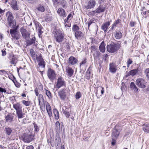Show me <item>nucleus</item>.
Here are the masks:
<instances>
[{"label": "nucleus", "instance_id": "b1692460", "mask_svg": "<svg viewBox=\"0 0 149 149\" xmlns=\"http://www.w3.org/2000/svg\"><path fill=\"white\" fill-rule=\"evenodd\" d=\"M83 36V35L82 32L79 31H77L75 32V37L77 39L80 38Z\"/></svg>", "mask_w": 149, "mask_h": 149}, {"label": "nucleus", "instance_id": "72a5a7b5", "mask_svg": "<svg viewBox=\"0 0 149 149\" xmlns=\"http://www.w3.org/2000/svg\"><path fill=\"white\" fill-rule=\"evenodd\" d=\"M45 62L44 60L40 61H39V63H38V65L40 68H41L42 69H42L43 70H44V68L45 67V64H44Z\"/></svg>", "mask_w": 149, "mask_h": 149}, {"label": "nucleus", "instance_id": "ddd939ff", "mask_svg": "<svg viewBox=\"0 0 149 149\" xmlns=\"http://www.w3.org/2000/svg\"><path fill=\"white\" fill-rule=\"evenodd\" d=\"M21 33L22 37L26 40L29 39L30 37V34L25 29H24L21 31Z\"/></svg>", "mask_w": 149, "mask_h": 149}, {"label": "nucleus", "instance_id": "393cba45", "mask_svg": "<svg viewBox=\"0 0 149 149\" xmlns=\"http://www.w3.org/2000/svg\"><path fill=\"white\" fill-rule=\"evenodd\" d=\"M4 130L6 134L8 135H10L13 132L12 129L8 127H5Z\"/></svg>", "mask_w": 149, "mask_h": 149}, {"label": "nucleus", "instance_id": "ea45409f", "mask_svg": "<svg viewBox=\"0 0 149 149\" xmlns=\"http://www.w3.org/2000/svg\"><path fill=\"white\" fill-rule=\"evenodd\" d=\"M17 61V59L16 58L13 56V58H12L11 61L10 62L11 64L14 65L16 63Z\"/></svg>", "mask_w": 149, "mask_h": 149}, {"label": "nucleus", "instance_id": "f3484780", "mask_svg": "<svg viewBox=\"0 0 149 149\" xmlns=\"http://www.w3.org/2000/svg\"><path fill=\"white\" fill-rule=\"evenodd\" d=\"M110 25V23L109 22H107L102 25L101 29L103 30L105 32H106L107 31L108 27Z\"/></svg>", "mask_w": 149, "mask_h": 149}, {"label": "nucleus", "instance_id": "3c124183", "mask_svg": "<svg viewBox=\"0 0 149 149\" xmlns=\"http://www.w3.org/2000/svg\"><path fill=\"white\" fill-rule=\"evenodd\" d=\"M33 125L34 127L35 131L36 132H38L39 131L38 127L35 123H33Z\"/></svg>", "mask_w": 149, "mask_h": 149}, {"label": "nucleus", "instance_id": "423d86ee", "mask_svg": "<svg viewBox=\"0 0 149 149\" xmlns=\"http://www.w3.org/2000/svg\"><path fill=\"white\" fill-rule=\"evenodd\" d=\"M66 86V82L64 79L61 77H60L57 79V81L56 84V88L58 89L61 87Z\"/></svg>", "mask_w": 149, "mask_h": 149}, {"label": "nucleus", "instance_id": "5fc2aeb1", "mask_svg": "<svg viewBox=\"0 0 149 149\" xmlns=\"http://www.w3.org/2000/svg\"><path fill=\"white\" fill-rule=\"evenodd\" d=\"M2 73L3 74H6L7 73V72L6 71L3 70H0V74H2Z\"/></svg>", "mask_w": 149, "mask_h": 149}, {"label": "nucleus", "instance_id": "5701e85b", "mask_svg": "<svg viewBox=\"0 0 149 149\" xmlns=\"http://www.w3.org/2000/svg\"><path fill=\"white\" fill-rule=\"evenodd\" d=\"M17 28H16L14 29H11L10 31V33L12 36V37L14 39L17 40L18 38L15 36L16 33Z\"/></svg>", "mask_w": 149, "mask_h": 149}, {"label": "nucleus", "instance_id": "cd10ccee", "mask_svg": "<svg viewBox=\"0 0 149 149\" xmlns=\"http://www.w3.org/2000/svg\"><path fill=\"white\" fill-rule=\"evenodd\" d=\"M115 38L117 39H120L122 37V33L120 31H118L116 32L115 33Z\"/></svg>", "mask_w": 149, "mask_h": 149}, {"label": "nucleus", "instance_id": "c756f323", "mask_svg": "<svg viewBox=\"0 0 149 149\" xmlns=\"http://www.w3.org/2000/svg\"><path fill=\"white\" fill-rule=\"evenodd\" d=\"M130 87L132 89L134 90V91L136 92H138V89L134 82H132L131 83Z\"/></svg>", "mask_w": 149, "mask_h": 149}, {"label": "nucleus", "instance_id": "37998d69", "mask_svg": "<svg viewBox=\"0 0 149 149\" xmlns=\"http://www.w3.org/2000/svg\"><path fill=\"white\" fill-rule=\"evenodd\" d=\"M93 19H90L86 23L85 25L86 26H87L89 29L90 25L93 23Z\"/></svg>", "mask_w": 149, "mask_h": 149}, {"label": "nucleus", "instance_id": "4be33fe9", "mask_svg": "<svg viewBox=\"0 0 149 149\" xmlns=\"http://www.w3.org/2000/svg\"><path fill=\"white\" fill-rule=\"evenodd\" d=\"M13 107L15 109L16 111L22 110V107L19 103H17L13 104Z\"/></svg>", "mask_w": 149, "mask_h": 149}, {"label": "nucleus", "instance_id": "412c9836", "mask_svg": "<svg viewBox=\"0 0 149 149\" xmlns=\"http://www.w3.org/2000/svg\"><path fill=\"white\" fill-rule=\"evenodd\" d=\"M16 113L19 119L22 118L24 117V113H23L22 110L16 111Z\"/></svg>", "mask_w": 149, "mask_h": 149}, {"label": "nucleus", "instance_id": "6e6552de", "mask_svg": "<svg viewBox=\"0 0 149 149\" xmlns=\"http://www.w3.org/2000/svg\"><path fill=\"white\" fill-rule=\"evenodd\" d=\"M118 66L114 63H110L109 64V71L112 73H116L118 70Z\"/></svg>", "mask_w": 149, "mask_h": 149}, {"label": "nucleus", "instance_id": "603ef678", "mask_svg": "<svg viewBox=\"0 0 149 149\" xmlns=\"http://www.w3.org/2000/svg\"><path fill=\"white\" fill-rule=\"evenodd\" d=\"M42 27L37 29L38 31V34L39 36L41 35L43 32L41 31Z\"/></svg>", "mask_w": 149, "mask_h": 149}, {"label": "nucleus", "instance_id": "dca6fc26", "mask_svg": "<svg viewBox=\"0 0 149 149\" xmlns=\"http://www.w3.org/2000/svg\"><path fill=\"white\" fill-rule=\"evenodd\" d=\"M66 72L68 76L71 77L73 75L74 71L71 68L67 66L66 68Z\"/></svg>", "mask_w": 149, "mask_h": 149}, {"label": "nucleus", "instance_id": "69168bd1", "mask_svg": "<svg viewBox=\"0 0 149 149\" xmlns=\"http://www.w3.org/2000/svg\"><path fill=\"white\" fill-rule=\"evenodd\" d=\"M5 12V10H3L0 8V13L1 14H3Z\"/></svg>", "mask_w": 149, "mask_h": 149}, {"label": "nucleus", "instance_id": "a211bd4d", "mask_svg": "<svg viewBox=\"0 0 149 149\" xmlns=\"http://www.w3.org/2000/svg\"><path fill=\"white\" fill-rule=\"evenodd\" d=\"M36 38L35 37H33L32 38L28 40L27 41V45H36L35 43Z\"/></svg>", "mask_w": 149, "mask_h": 149}, {"label": "nucleus", "instance_id": "6e6d98bb", "mask_svg": "<svg viewBox=\"0 0 149 149\" xmlns=\"http://www.w3.org/2000/svg\"><path fill=\"white\" fill-rule=\"evenodd\" d=\"M86 59H84L83 60H82L81 63H80V66H81V65L85 64L86 63Z\"/></svg>", "mask_w": 149, "mask_h": 149}, {"label": "nucleus", "instance_id": "473e14b6", "mask_svg": "<svg viewBox=\"0 0 149 149\" xmlns=\"http://www.w3.org/2000/svg\"><path fill=\"white\" fill-rule=\"evenodd\" d=\"M45 93L47 96L48 97V98L50 99L52 98V96L50 91L46 89H45Z\"/></svg>", "mask_w": 149, "mask_h": 149}, {"label": "nucleus", "instance_id": "2f4dec72", "mask_svg": "<svg viewBox=\"0 0 149 149\" xmlns=\"http://www.w3.org/2000/svg\"><path fill=\"white\" fill-rule=\"evenodd\" d=\"M105 8L102 6H99L96 10V13H99L104 12Z\"/></svg>", "mask_w": 149, "mask_h": 149}, {"label": "nucleus", "instance_id": "de8ad7c7", "mask_svg": "<svg viewBox=\"0 0 149 149\" xmlns=\"http://www.w3.org/2000/svg\"><path fill=\"white\" fill-rule=\"evenodd\" d=\"M46 110L47 111L51 110V107L50 106V105L48 103H46Z\"/></svg>", "mask_w": 149, "mask_h": 149}, {"label": "nucleus", "instance_id": "58836bf2", "mask_svg": "<svg viewBox=\"0 0 149 149\" xmlns=\"http://www.w3.org/2000/svg\"><path fill=\"white\" fill-rule=\"evenodd\" d=\"M40 109L43 111H45L46 110L45 105L44 102L39 104Z\"/></svg>", "mask_w": 149, "mask_h": 149}, {"label": "nucleus", "instance_id": "13d9d810", "mask_svg": "<svg viewBox=\"0 0 149 149\" xmlns=\"http://www.w3.org/2000/svg\"><path fill=\"white\" fill-rule=\"evenodd\" d=\"M34 92L35 93V94L36 96H38L39 95V93L38 92V89L36 88L34 90Z\"/></svg>", "mask_w": 149, "mask_h": 149}, {"label": "nucleus", "instance_id": "e433bc0d", "mask_svg": "<svg viewBox=\"0 0 149 149\" xmlns=\"http://www.w3.org/2000/svg\"><path fill=\"white\" fill-rule=\"evenodd\" d=\"M13 117L12 116L7 115L5 119L7 122H11L13 121Z\"/></svg>", "mask_w": 149, "mask_h": 149}, {"label": "nucleus", "instance_id": "9d476101", "mask_svg": "<svg viewBox=\"0 0 149 149\" xmlns=\"http://www.w3.org/2000/svg\"><path fill=\"white\" fill-rule=\"evenodd\" d=\"M77 59L73 56H70L69 58L68 61V63L71 65H74L78 62Z\"/></svg>", "mask_w": 149, "mask_h": 149}, {"label": "nucleus", "instance_id": "338daca9", "mask_svg": "<svg viewBox=\"0 0 149 149\" xmlns=\"http://www.w3.org/2000/svg\"><path fill=\"white\" fill-rule=\"evenodd\" d=\"M15 85L16 87L18 88L20 86V84L18 83H16L15 84Z\"/></svg>", "mask_w": 149, "mask_h": 149}, {"label": "nucleus", "instance_id": "4468645a", "mask_svg": "<svg viewBox=\"0 0 149 149\" xmlns=\"http://www.w3.org/2000/svg\"><path fill=\"white\" fill-rule=\"evenodd\" d=\"M138 70L137 69L132 70L126 73V76L128 77L130 76H134L138 73Z\"/></svg>", "mask_w": 149, "mask_h": 149}, {"label": "nucleus", "instance_id": "8fccbe9b", "mask_svg": "<svg viewBox=\"0 0 149 149\" xmlns=\"http://www.w3.org/2000/svg\"><path fill=\"white\" fill-rule=\"evenodd\" d=\"M36 59L39 61H43V59L42 58V56L40 54L39 56L36 57Z\"/></svg>", "mask_w": 149, "mask_h": 149}, {"label": "nucleus", "instance_id": "79ce46f5", "mask_svg": "<svg viewBox=\"0 0 149 149\" xmlns=\"http://www.w3.org/2000/svg\"><path fill=\"white\" fill-rule=\"evenodd\" d=\"M34 24L36 26V29H37L42 27L41 25L37 21H35L34 22Z\"/></svg>", "mask_w": 149, "mask_h": 149}, {"label": "nucleus", "instance_id": "0e129e2a", "mask_svg": "<svg viewBox=\"0 0 149 149\" xmlns=\"http://www.w3.org/2000/svg\"><path fill=\"white\" fill-rule=\"evenodd\" d=\"M1 51L2 52V55L3 56H5L6 55V52L5 51L2 50Z\"/></svg>", "mask_w": 149, "mask_h": 149}, {"label": "nucleus", "instance_id": "c9c22d12", "mask_svg": "<svg viewBox=\"0 0 149 149\" xmlns=\"http://www.w3.org/2000/svg\"><path fill=\"white\" fill-rule=\"evenodd\" d=\"M56 128L55 129L57 132H59L60 131V124L59 121H57L55 123Z\"/></svg>", "mask_w": 149, "mask_h": 149}, {"label": "nucleus", "instance_id": "864d4df0", "mask_svg": "<svg viewBox=\"0 0 149 149\" xmlns=\"http://www.w3.org/2000/svg\"><path fill=\"white\" fill-rule=\"evenodd\" d=\"M0 92L2 93H6V91L5 88H3L0 87Z\"/></svg>", "mask_w": 149, "mask_h": 149}, {"label": "nucleus", "instance_id": "bf43d9fd", "mask_svg": "<svg viewBox=\"0 0 149 149\" xmlns=\"http://www.w3.org/2000/svg\"><path fill=\"white\" fill-rule=\"evenodd\" d=\"M119 23V20H117L115 22H114V24H113L114 26H116Z\"/></svg>", "mask_w": 149, "mask_h": 149}, {"label": "nucleus", "instance_id": "a19ab883", "mask_svg": "<svg viewBox=\"0 0 149 149\" xmlns=\"http://www.w3.org/2000/svg\"><path fill=\"white\" fill-rule=\"evenodd\" d=\"M22 103L26 106H28L30 105V102L28 101L23 100L22 101Z\"/></svg>", "mask_w": 149, "mask_h": 149}, {"label": "nucleus", "instance_id": "f704fd0d", "mask_svg": "<svg viewBox=\"0 0 149 149\" xmlns=\"http://www.w3.org/2000/svg\"><path fill=\"white\" fill-rule=\"evenodd\" d=\"M39 104L44 102V100L43 95L41 94L39 95L38 97Z\"/></svg>", "mask_w": 149, "mask_h": 149}, {"label": "nucleus", "instance_id": "c03bdc74", "mask_svg": "<svg viewBox=\"0 0 149 149\" xmlns=\"http://www.w3.org/2000/svg\"><path fill=\"white\" fill-rule=\"evenodd\" d=\"M144 73L146 75L147 78L149 80V68L146 69L145 70Z\"/></svg>", "mask_w": 149, "mask_h": 149}, {"label": "nucleus", "instance_id": "774afa93", "mask_svg": "<svg viewBox=\"0 0 149 149\" xmlns=\"http://www.w3.org/2000/svg\"><path fill=\"white\" fill-rule=\"evenodd\" d=\"M66 45L67 48L69 49H70L69 43H66Z\"/></svg>", "mask_w": 149, "mask_h": 149}, {"label": "nucleus", "instance_id": "2eb2a0df", "mask_svg": "<svg viewBox=\"0 0 149 149\" xmlns=\"http://www.w3.org/2000/svg\"><path fill=\"white\" fill-rule=\"evenodd\" d=\"M10 5L12 8L14 10H19V7L17 5V2L16 1L12 0Z\"/></svg>", "mask_w": 149, "mask_h": 149}, {"label": "nucleus", "instance_id": "a878e982", "mask_svg": "<svg viewBox=\"0 0 149 149\" xmlns=\"http://www.w3.org/2000/svg\"><path fill=\"white\" fill-rule=\"evenodd\" d=\"M99 49L100 51L102 53H104L105 52V47L104 42H102L101 43L99 46Z\"/></svg>", "mask_w": 149, "mask_h": 149}, {"label": "nucleus", "instance_id": "1a4fd4ad", "mask_svg": "<svg viewBox=\"0 0 149 149\" xmlns=\"http://www.w3.org/2000/svg\"><path fill=\"white\" fill-rule=\"evenodd\" d=\"M117 126H116L115 128L113 130L112 138L113 140H115L119 136L120 132V129H117Z\"/></svg>", "mask_w": 149, "mask_h": 149}, {"label": "nucleus", "instance_id": "7c9ffc66", "mask_svg": "<svg viewBox=\"0 0 149 149\" xmlns=\"http://www.w3.org/2000/svg\"><path fill=\"white\" fill-rule=\"evenodd\" d=\"M53 113L55 117V118L57 120L59 118V114L58 111L56 109H54L53 110Z\"/></svg>", "mask_w": 149, "mask_h": 149}, {"label": "nucleus", "instance_id": "f03ea898", "mask_svg": "<svg viewBox=\"0 0 149 149\" xmlns=\"http://www.w3.org/2000/svg\"><path fill=\"white\" fill-rule=\"evenodd\" d=\"M120 45L118 43L116 44L113 42H112L109 45H107V51L111 53H114L117 51L120 48Z\"/></svg>", "mask_w": 149, "mask_h": 149}, {"label": "nucleus", "instance_id": "20e7f679", "mask_svg": "<svg viewBox=\"0 0 149 149\" xmlns=\"http://www.w3.org/2000/svg\"><path fill=\"white\" fill-rule=\"evenodd\" d=\"M55 38L56 41L58 43L62 42L63 39V34L61 31H57L55 32Z\"/></svg>", "mask_w": 149, "mask_h": 149}, {"label": "nucleus", "instance_id": "09e8293b", "mask_svg": "<svg viewBox=\"0 0 149 149\" xmlns=\"http://www.w3.org/2000/svg\"><path fill=\"white\" fill-rule=\"evenodd\" d=\"M132 63V61L129 58L127 62V67H129L130 65Z\"/></svg>", "mask_w": 149, "mask_h": 149}, {"label": "nucleus", "instance_id": "49530a36", "mask_svg": "<svg viewBox=\"0 0 149 149\" xmlns=\"http://www.w3.org/2000/svg\"><path fill=\"white\" fill-rule=\"evenodd\" d=\"M81 97V93L80 92H77L75 95V98L76 99H79Z\"/></svg>", "mask_w": 149, "mask_h": 149}, {"label": "nucleus", "instance_id": "bb28decb", "mask_svg": "<svg viewBox=\"0 0 149 149\" xmlns=\"http://www.w3.org/2000/svg\"><path fill=\"white\" fill-rule=\"evenodd\" d=\"M143 130L145 132L149 133V124L143 125Z\"/></svg>", "mask_w": 149, "mask_h": 149}, {"label": "nucleus", "instance_id": "7ed1b4c3", "mask_svg": "<svg viewBox=\"0 0 149 149\" xmlns=\"http://www.w3.org/2000/svg\"><path fill=\"white\" fill-rule=\"evenodd\" d=\"M68 90L66 87L61 89L58 92V95L60 99L63 100H65L66 98Z\"/></svg>", "mask_w": 149, "mask_h": 149}, {"label": "nucleus", "instance_id": "aec40b11", "mask_svg": "<svg viewBox=\"0 0 149 149\" xmlns=\"http://www.w3.org/2000/svg\"><path fill=\"white\" fill-rule=\"evenodd\" d=\"M96 2L95 0H90L87 6V8L90 9L93 8L95 6Z\"/></svg>", "mask_w": 149, "mask_h": 149}, {"label": "nucleus", "instance_id": "f8f14e48", "mask_svg": "<svg viewBox=\"0 0 149 149\" xmlns=\"http://www.w3.org/2000/svg\"><path fill=\"white\" fill-rule=\"evenodd\" d=\"M32 140L31 135L25 134L23 135V140L26 143H29Z\"/></svg>", "mask_w": 149, "mask_h": 149}, {"label": "nucleus", "instance_id": "680f3d73", "mask_svg": "<svg viewBox=\"0 0 149 149\" xmlns=\"http://www.w3.org/2000/svg\"><path fill=\"white\" fill-rule=\"evenodd\" d=\"M135 22H130V25L131 27H133L134 26Z\"/></svg>", "mask_w": 149, "mask_h": 149}, {"label": "nucleus", "instance_id": "052dcab7", "mask_svg": "<svg viewBox=\"0 0 149 149\" xmlns=\"http://www.w3.org/2000/svg\"><path fill=\"white\" fill-rule=\"evenodd\" d=\"M48 115L49 116H51L52 115V113L51 110L47 111Z\"/></svg>", "mask_w": 149, "mask_h": 149}, {"label": "nucleus", "instance_id": "4c0bfd02", "mask_svg": "<svg viewBox=\"0 0 149 149\" xmlns=\"http://www.w3.org/2000/svg\"><path fill=\"white\" fill-rule=\"evenodd\" d=\"M37 10L42 12H44L45 10V8L43 6L41 5L38 6L37 8Z\"/></svg>", "mask_w": 149, "mask_h": 149}, {"label": "nucleus", "instance_id": "f257e3e1", "mask_svg": "<svg viewBox=\"0 0 149 149\" xmlns=\"http://www.w3.org/2000/svg\"><path fill=\"white\" fill-rule=\"evenodd\" d=\"M7 17V20L9 26L13 28L16 24L15 20L14 19V17L12 13L10 11L7 12L6 14Z\"/></svg>", "mask_w": 149, "mask_h": 149}, {"label": "nucleus", "instance_id": "39448f33", "mask_svg": "<svg viewBox=\"0 0 149 149\" xmlns=\"http://www.w3.org/2000/svg\"><path fill=\"white\" fill-rule=\"evenodd\" d=\"M146 83L145 80L142 78L137 79L136 81V84L139 87L142 88H144L146 87Z\"/></svg>", "mask_w": 149, "mask_h": 149}, {"label": "nucleus", "instance_id": "0eeeda50", "mask_svg": "<svg viewBox=\"0 0 149 149\" xmlns=\"http://www.w3.org/2000/svg\"><path fill=\"white\" fill-rule=\"evenodd\" d=\"M47 75L52 81H53L56 77V74L54 71L50 68L48 70Z\"/></svg>", "mask_w": 149, "mask_h": 149}, {"label": "nucleus", "instance_id": "9b49d317", "mask_svg": "<svg viewBox=\"0 0 149 149\" xmlns=\"http://www.w3.org/2000/svg\"><path fill=\"white\" fill-rule=\"evenodd\" d=\"M57 13L60 16L63 17H65L67 15L65 11L61 8L58 9Z\"/></svg>", "mask_w": 149, "mask_h": 149}, {"label": "nucleus", "instance_id": "6ab92c4d", "mask_svg": "<svg viewBox=\"0 0 149 149\" xmlns=\"http://www.w3.org/2000/svg\"><path fill=\"white\" fill-rule=\"evenodd\" d=\"M69 109L66 107L63 106L62 108V111L63 113L67 118H68L70 116V114L68 111Z\"/></svg>", "mask_w": 149, "mask_h": 149}, {"label": "nucleus", "instance_id": "c85d7f7f", "mask_svg": "<svg viewBox=\"0 0 149 149\" xmlns=\"http://www.w3.org/2000/svg\"><path fill=\"white\" fill-rule=\"evenodd\" d=\"M52 19V14L50 13L48 14H47L45 18V20L47 22L51 21Z\"/></svg>", "mask_w": 149, "mask_h": 149}, {"label": "nucleus", "instance_id": "e2e57ef3", "mask_svg": "<svg viewBox=\"0 0 149 149\" xmlns=\"http://www.w3.org/2000/svg\"><path fill=\"white\" fill-rule=\"evenodd\" d=\"M33 146L31 145L27 146L26 147V149H33Z\"/></svg>", "mask_w": 149, "mask_h": 149}, {"label": "nucleus", "instance_id": "4d7b16f0", "mask_svg": "<svg viewBox=\"0 0 149 149\" xmlns=\"http://www.w3.org/2000/svg\"><path fill=\"white\" fill-rule=\"evenodd\" d=\"M67 19L69 20H71L72 18V14L70 13L68 15V17H67Z\"/></svg>", "mask_w": 149, "mask_h": 149}, {"label": "nucleus", "instance_id": "a18cd8bd", "mask_svg": "<svg viewBox=\"0 0 149 149\" xmlns=\"http://www.w3.org/2000/svg\"><path fill=\"white\" fill-rule=\"evenodd\" d=\"M79 28L77 25H74L73 26L72 29L74 32L77 31H79Z\"/></svg>", "mask_w": 149, "mask_h": 149}]
</instances>
